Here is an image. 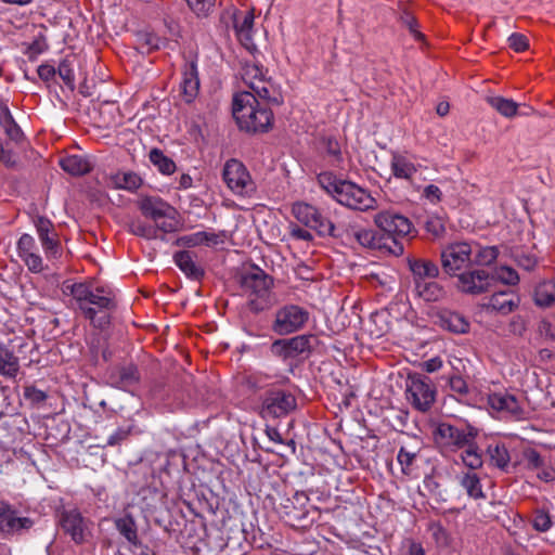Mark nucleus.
Returning a JSON list of instances; mask_svg holds the SVG:
<instances>
[{
  "mask_svg": "<svg viewBox=\"0 0 555 555\" xmlns=\"http://www.w3.org/2000/svg\"><path fill=\"white\" fill-rule=\"evenodd\" d=\"M70 294L85 319L94 327L103 330L109 325L111 313L117 308L113 289L105 286L93 288L85 283H75L70 287Z\"/></svg>",
  "mask_w": 555,
  "mask_h": 555,
  "instance_id": "1",
  "label": "nucleus"
},
{
  "mask_svg": "<svg viewBox=\"0 0 555 555\" xmlns=\"http://www.w3.org/2000/svg\"><path fill=\"white\" fill-rule=\"evenodd\" d=\"M267 101L255 96V93L240 91L233 96L232 114L241 130L266 132L273 124V113Z\"/></svg>",
  "mask_w": 555,
  "mask_h": 555,
  "instance_id": "2",
  "label": "nucleus"
},
{
  "mask_svg": "<svg viewBox=\"0 0 555 555\" xmlns=\"http://www.w3.org/2000/svg\"><path fill=\"white\" fill-rule=\"evenodd\" d=\"M240 284L247 297V308L251 312H262L273 305L271 292L273 279L259 267L255 266L245 271L241 276Z\"/></svg>",
  "mask_w": 555,
  "mask_h": 555,
  "instance_id": "3",
  "label": "nucleus"
},
{
  "mask_svg": "<svg viewBox=\"0 0 555 555\" xmlns=\"http://www.w3.org/2000/svg\"><path fill=\"white\" fill-rule=\"evenodd\" d=\"M374 222L383 232L380 236H384L385 242L388 243V247H385V249L396 256L402 255L404 246L399 240L411 232V221L393 210H384L375 215Z\"/></svg>",
  "mask_w": 555,
  "mask_h": 555,
  "instance_id": "4",
  "label": "nucleus"
},
{
  "mask_svg": "<svg viewBox=\"0 0 555 555\" xmlns=\"http://www.w3.org/2000/svg\"><path fill=\"white\" fill-rule=\"evenodd\" d=\"M241 75L247 88L245 91L255 93V96L275 106L283 103L282 95L274 89L272 82L264 78L261 65L246 62L242 66Z\"/></svg>",
  "mask_w": 555,
  "mask_h": 555,
  "instance_id": "5",
  "label": "nucleus"
},
{
  "mask_svg": "<svg viewBox=\"0 0 555 555\" xmlns=\"http://www.w3.org/2000/svg\"><path fill=\"white\" fill-rule=\"evenodd\" d=\"M405 392L409 403L420 412H427L436 400V388L425 375H409Z\"/></svg>",
  "mask_w": 555,
  "mask_h": 555,
  "instance_id": "6",
  "label": "nucleus"
},
{
  "mask_svg": "<svg viewBox=\"0 0 555 555\" xmlns=\"http://www.w3.org/2000/svg\"><path fill=\"white\" fill-rule=\"evenodd\" d=\"M308 320L307 309L298 305H285L276 310L271 330L280 336L289 335L300 331Z\"/></svg>",
  "mask_w": 555,
  "mask_h": 555,
  "instance_id": "7",
  "label": "nucleus"
},
{
  "mask_svg": "<svg viewBox=\"0 0 555 555\" xmlns=\"http://www.w3.org/2000/svg\"><path fill=\"white\" fill-rule=\"evenodd\" d=\"M473 253L474 246L468 242L463 241L448 244L441 250L442 270L451 276L459 275L461 270L472 263Z\"/></svg>",
  "mask_w": 555,
  "mask_h": 555,
  "instance_id": "8",
  "label": "nucleus"
},
{
  "mask_svg": "<svg viewBox=\"0 0 555 555\" xmlns=\"http://www.w3.org/2000/svg\"><path fill=\"white\" fill-rule=\"evenodd\" d=\"M333 237H345L369 249H385V247H388V243L385 242L384 236H380V234L374 230L364 229L356 222L337 225Z\"/></svg>",
  "mask_w": 555,
  "mask_h": 555,
  "instance_id": "9",
  "label": "nucleus"
},
{
  "mask_svg": "<svg viewBox=\"0 0 555 555\" xmlns=\"http://www.w3.org/2000/svg\"><path fill=\"white\" fill-rule=\"evenodd\" d=\"M222 178L228 188L237 195L249 196L256 189L244 164L234 158L224 164Z\"/></svg>",
  "mask_w": 555,
  "mask_h": 555,
  "instance_id": "10",
  "label": "nucleus"
},
{
  "mask_svg": "<svg viewBox=\"0 0 555 555\" xmlns=\"http://www.w3.org/2000/svg\"><path fill=\"white\" fill-rule=\"evenodd\" d=\"M293 214L299 222L315 230L319 235L333 236L334 231H336V225L310 204L298 203L294 205Z\"/></svg>",
  "mask_w": 555,
  "mask_h": 555,
  "instance_id": "11",
  "label": "nucleus"
},
{
  "mask_svg": "<svg viewBox=\"0 0 555 555\" xmlns=\"http://www.w3.org/2000/svg\"><path fill=\"white\" fill-rule=\"evenodd\" d=\"M336 201L346 207L362 211L373 209L376 204L375 198L366 190L350 181L340 183Z\"/></svg>",
  "mask_w": 555,
  "mask_h": 555,
  "instance_id": "12",
  "label": "nucleus"
},
{
  "mask_svg": "<svg viewBox=\"0 0 555 555\" xmlns=\"http://www.w3.org/2000/svg\"><path fill=\"white\" fill-rule=\"evenodd\" d=\"M434 439L439 447L454 450L462 449L473 441L475 434L448 423H440L434 430Z\"/></svg>",
  "mask_w": 555,
  "mask_h": 555,
  "instance_id": "13",
  "label": "nucleus"
},
{
  "mask_svg": "<svg viewBox=\"0 0 555 555\" xmlns=\"http://www.w3.org/2000/svg\"><path fill=\"white\" fill-rule=\"evenodd\" d=\"M296 408L295 397L282 389H270L264 393L261 403L263 416L281 417Z\"/></svg>",
  "mask_w": 555,
  "mask_h": 555,
  "instance_id": "14",
  "label": "nucleus"
},
{
  "mask_svg": "<svg viewBox=\"0 0 555 555\" xmlns=\"http://www.w3.org/2000/svg\"><path fill=\"white\" fill-rule=\"evenodd\" d=\"M488 404L494 411L504 413L514 421L527 420L529 415V412L519 403L517 398L508 392L489 395Z\"/></svg>",
  "mask_w": 555,
  "mask_h": 555,
  "instance_id": "15",
  "label": "nucleus"
},
{
  "mask_svg": "<svg viewBox=\"0 0 555 555\" xmlns=\"http://www.w3.org/2000/svg\"><path fill=\"white\" fill-rule=\"evenodd\" d=\"M18 257L23 260L27 269L33 273H41L47 269L43 263V259L39 254V248L35 238L25 233L23 234L16 244Z\"/></svg>",
  "mask_w": 555,
  "mask_h": 555,
  "instance_id": "16",
  "label": "nucleus"
},
{
  "mask_svg": "<svg viewBox=\"0 0 555 555\" xmlns=\"http://www.w3.org/2000/svg\"><path fill=\"white\" fill-rule=\"evenodd\" d=\"M456 287L460 292L468 295H480L490 287V274L480 269L468 270L460 273Z\"/></svg>",
  "mask_w": 555,
  "mask_h": 555,
  "instance_id": "17",
  "label": "nucleus"
},
{
  "mask_svg": "<svg viewBox=\"0 0 555 555\" xmlns=\"http://www.w3.org/2000/svg\"><path fill=\"white\" fill-rule=\"evenodd\" d=\"M34 224L47 258H57L61 254V246L53 223L48 218L38 216L35 218Z\"/></svg>",
  "mask_w": 555,
  "mask_h": 555,
  "instance_id": "18",
  "label": "nucleus"
},
{
  "mask_svg": "<svg viewBox=\"0 0 555 555\" xmlns=\"http://www.w3.org/2000/svg\"><path fill=\"white\" fill-rule=\"evenodd\" d=\"M60 525L75 543L81 544L87 540L89 533L87 521L78 509L62 512Z\"/></svg>",
  "mask_w": 555,
  "mask_h": 555,
  "instance_id": "19",
  "label": "nucleus"
},
{
  "mask_svg": "<svg viewBox=\"0 0 555 555\" xmlns=\"http://www.w3.org/2000/svg\"><path fill=\"white\" fill-rule=\"evenodd\" d=\"M34 521L29 517H20L17 512L9 504L0 502V531L5 534L21 533L33 527Z\"/></svg>",
  "mask_w": 555,
  "mask_h": 555,
  "instance_id": "20",
  "label": "nucleus"
},
{
  "mask_svg": "<svg viewBox=\"0 0 555 555\" xmlns=\"http://www.w3.org/2000/svg\"><path fill=\"white\" fill-rule=\"evenodd\" d=\"M519 302V297L512 291H500L482 302L481 308L488 313L507 315L518 308Z\"/></svg>",
  "mask_w": 555,
  "mask_h": 555,
  "instance_id": "21",
  "label": "nucleus"
},
{
  "mask_svg": "<svg viewBox=\"0 0 555 555\" xmlns=\"http://www.w3.org/2000/svg\"><path fill=\"white\" fill-rule=\"evenodd\" d=\"M138 207L144 217L154 222L177 214L172 206L157 196H142L138 202Z\"/></svg>",
  "mask_w": 555,
  "mask_h": 555,
  "instance_id": "22",
  "label": "nucleus"
},
{
  "mask_svg": "<svg viewBox=\"0 0 555 555\" xmlns=\"http://www.w3.org/2000/svg\"><path fill=\"white\" fill-rule=\"evenodd\" d=\"M140 373L138 367L130 363L128 365L116 366L107 373V382L111 386L128 390L138 385Z\"/></svg>",
  "mask_w": 555,
  "mask_h": 555,
  "instance_id": "23",
  "label": "nucleus"
},
{
  "mask_svg": "<svg viewBox=\"0 0 555 555\" xmlns=\"http://www.w3.org/2000/svg\"><path fill=\"white\" fill-rule=\"evenodd\" d=\"M436 324L453 334H467L470 328L468 319L460 312L442 309L436 314Z\"/></svg>",
  "mask_w": 555,
  "mask_h": 555,
  "instance_id": "24",
  "label": "nucleus"
},
{
  "mask_svg": "<svg viewBox=\"0 0 555 555\" xmlns=\"http://www.w3.org/2000/svg\"><path fill=\"white\" fill-rule=\"evenodd\" d=\"M224 234L208 232V231H199L192 234L183 235L177 238L176 245L183 247H196L201 245H205L208 247L217 246L224 242Z\"/></svg>",
  "mask_w": 555,
  "mask_h": 555,
  "instance_id": "25",
  "label": "nucleus"
},
{
  "mask_svg": "<svg viewBox=\"0 0 555 555\" xmlns=\"http://www.w3.org/2000/svg\"><path fill=\"white\" fill-rule=\"evenodd\" d=\"M181 89L186 103H191L197 96L199 91V78L195 61L185 63L182 70Z\"/></svg>",
  "mask_w": 555,
  "mask_h": 555,
  "instance_id": "26",
  "label": "nucleus"
},
{
  "mask_svg": "<svg viewBox=\"0 0 555 555\" xmlns=\"http://www.w3.org/2000/svg\"><path fill=\"white\" fill-rule=\"evenodd\" d=\"M233 27L238 39L246 46L247 49L255 48L251 43V29L254 25V12L247 11L245 13L232 14Z\"/></svg>",
  "mask_w": 555,
  "mask_h": 555,
  "instance_id": "27",
  "label": "nucleus"
},
{
  "mask_svg": "<svg viewBox=\"0 0 555 555\" xmlns=\"http://www.w3.org/2000/svg\"><path fill=\"white\" fill-rule=\"evenodd\" d=\"M408 264L413 274L414 285L420 281H426V279H436L440 272L438 266L428 259L409 258Z\"/></svg>",
  "mask_w": 555,
  "mask_h": 555,
  "instance_id": "28",
  "label": "nucleus"
},
{
  "mask_svg": "<svg viewBox=\"0 0 555 555\" xmlns=\"http://www.w3.org/2000/svg\"><path fill=\"white\" fill-rule=\"evenodd\" d=\"M177 267L190 279L199 281L204 278L205 271L197 266L193 259V255L188 250L177 251L173 256Z\"/></svg>",
  "mask_w": 555,
  "mask_h": 555,
  "instance_id": "29",
  "label": "nucleus"
},
{
  "mask_svg": "<svg viewBox=\"0 0 555 555\" xmlns=\"http://www.w3.org/2000/svg\"><path fill=\"white\" fill-rule=\"evenodd\" d=\"M115 528L132 546H140L141 541L138 535V526L132 515L126 514L122 517L116 518Z\"/></svg>",
  "mask_w": 555,
  "mask_h": 555,
  "instance_id": "30",
  "label": "nucleus"
},
{
  "mask_svg": "<svg viewBox=\"0 0 555 555\" xmlns=\"http://www.w3.org/2000/svg\"><path fill=\"white\" fill-rule=\"evenodd\" d=\"M460 486L466 491L473 500H483L486 494L482 490L481 480L476 473L466 472L459 477Z\"/></svg>",
  "mask_w": 555,
  "mask_h": 555,
  "instance_id": "31",
  "label": "nucleus"
},
{
  "mask_svg": "<svg viewBox=\"0 0 555 555\" xmlns=\"http://www.w3.org/2000/svg\"><path fill=\"white\" fill-rule=\"evenodd\" d=\"M60 166L72 176H83L91 170L88 159L81 155H69L60 159Z\"/></svg>",
  "mask_w": 555,
  "mask_h": 555,
  "instance_id": "32",
  "label": "nucleus"
},
{
  "mask_svg": "<svg viewBox=\"0 0 555 555\" xmlns=\"http://www.w3.org/2000/svg\"><path fill=\"white\" fill-rule=\"evenodd\" d=\"M416 294L426 301H438L446 295L444 288L435 281H420L415 285Z\"/></svg>",
  "mask_w": 555,
  "mask_h": 555,
  "instance_id": "33",
  "label": "nucleus"
},
{
  "mask_svg": "<svg viewBox=\"0 0 555 555\" xmlns=\"http://www.w3.org/2000/svg\"><path fill=\"white\" fill-rule=\"evenodd\" d=\"M286 339L293 358L302 353H311L314 343L318 341L317 337L312 334L298 335Z\"/></svg>",
  "mask_w": 555,
  "mask_h": 555,
  "instance_id": "34",
  "label": "nucleus"
},
{
  "mask_svg": "<svg viewBox=\"0 0 555 555\" xmlns=\"http://www.w3.org/2000/svg\"><path fill=\"white\" fill-rule=\"evenodd\" d=\"M20 371L18 358L8 348L0 345V374L14 378Z\"/></svg>",
  "mask_w": 555,
  "mask_h": 555,
  "instance_id": "35",
  "label": "nucleus"
},
{
  "mask_svg": "<svg viewBox=\"0 0 555 555\" xmlns=\"http://www.w3.org/2000/svg\"><path fill=\"white\" fill-rule=\"evenodd\" d=\"M533 299L539 307H548L555 302V280L543 281L534 289Z\"/></svg>",
  "mask_w": 555,
  "mask_h": 555,
  "instance_id": "36",
  "label": "nucleus"
},
{
  "mask_svg": "<svg viewBox=\"0 0 555 555\" xmlns=\"http://www.w3.org/2000/svg\"><path fill=\"white\" fill-rule=\"evenodd\" d=\"M392 173L399 179H411L416 172V167L413 163L409 162L404 156L393 154L390 163Z\"/></svg>",
  "mask_w": 555,
  "mask_h": 555,
  "instance_id": "37",
  "label": "nucleus"
},
{
  "mask_svg": "<svg viewBox=\"0 0 555 555\" xmlns=\"http://www.w3.org/2000/svg\"><path fill=\"white\" fill-rule=\"evenodd\" d=\"M150 162L158 169L163 175H172L176 169V163L159 149H152L149 154Z\"/></svg>",
  "mask_w": 555,
  "mask_h": 555,
  "instance_id": "38",
  "label": "nucleus"
},
{
  "mask_svg": "<svg viewBox=\"0 0 555 555\" xmlns=\"http://www.w3.org/2000/svg\"><path fill=\"white\" fill-rule=\"evenodd\" d=\"M474 258H472V263L476 266H491L499 256V249L495 246H479L478 244H474Z\"/></svg>",
  "mask_w": 555,
  "mask_h": 555,
  "instance_id": "39",
  "label": "nucleus"
},
{
  "mask_svg": "<svg viewBox=\"0 0 555 555\" xmlns=\"http://www.w3.org/2000/svg\"><path fill=\"white\" fill-rule=\"evenodd\" d=\"M487 453L490 459V464L500 469H505L511 461L508 450L504 443L489 444Z\"/></svg>",
  "mask_w": 555,
  "mask_h": 555,
  "instance_id": "40",
  "label": "nucleus"
},
{
  "mask_svg": "<svg viewBox=\"0 0 555 555\" xmlns=\"http://www.w3.org/2000/svg\"><path fill=\"white\" fill-rule=\"evenodd\" d=\"M127 230L135 235L143 237L145 240H156L157 238V228L153 224H150L140 218H133L129 220L127 223Z\"/></svg>",
  "mask_w": 555,
  "mask_h": 555,
  "instance_id": "41",
  "label": "nucleus"
},
{
  "mask_svg": "<svg viewBox=\"0 0 555 555\" xmlns=\"http://www.w3.org/2000/svg\"><path fill=\"white\" fill-rule=\"evenodd\" d=\"M487 102L504 117L512 118L517 114L518 104L511 99L496 95L489 96Z\"/></svg>",
  "mask_w": 555,
  "mask_h": 555,
  "instance_id": "42",
  "label": "nucleus"
},
{
  "mask_svg": "<svg viewBox=\"0 0 555 555\" xmlns=\"http://www.w3.org/2000/svg\"><path fill=\"white\" fill-rule=\"evenodd\" d=\"M163 40L155 34L149 31H139L137 34L135 44L141 53H151L160 48Z\"/></svg>",
  "mask_w": 555,
  "mask_h": 555,
  "instance_id": "43",
  "label": "nucleus"
},
{
  "mask_svg": "<svg viewBox=\"0 0 555 555\" xmlns=\"http://www.w3.org/2000/svg\"><path fill=\"white\" fill-rule=\"evenodd\" d=\"M465 447L466 449L461 454V459L464 465L472 470L481 468L483 461L481 457V453L478 452V447L476 446L474 440L470 441Z\"/></svg>",
  "mask_w": 555,
  "mask_h": 555,
  "instance_id": "44",
  "label": "nucleus"
},
{
  "mask_svg": "<svg viewBox=\"0 0 555 555\" xmlns=\"http://www.w3.org/2000/svg\"><path fill=\"white\" fill-rule=\"evenodd\" d=\"M113 182L117 189L134 191L142 184V179L134 172H121L113 177Z\"/></svg>",
  "mask_w": 555,
  "mask_h": 555,
  "instance_id": "45",
  "label": "nucleus"
},
{
  "mask_svg": "<svg viewBox=\"0 0 555 555\" xmlns=\"http://www.w3.org/2000/svg\"><path fill=\"white\" fill-rule=\"evenodd\" d=\"M347 180L338 179L332 172H322L318 176V182L320 186L325 190L328 194H331L335 199L336 195L340 190V183H346Z\"/></svg>",
  "mask_w": 555,
  "mask_h": 555,
  "instance_id": "46",
  "label": "nucleus"
},
{
  "mask_svg": "<svg viewBox=\"0 0 555 555\" xmlns=\"http://www.w3.org/2000/svg\"><path fill=\"white\" fill-rule=\"evenodd\" d=\"M56 73L64 83L73 91L75 89L74 60H63L59 64Z\"/></svg>",
  "mask_w": 555,
  "mask_h": 555,
  "instance_id": "47",
  "label": "nucleus"
},
{
  "mask_svg": "<svg viewBox=\"0 0 555 555\" xmlns=\"http://www.w3.org/2000/svg\"><path fill=\"white\" fill-rule=\"evenodd\" d=\"M189 8L198 16L206 17L214 10L216 0H185Z\"/></svg>",
  "mask_w": 555,
  "mask_h": 555,
  "instance_id": "48",
  "label": "nucleus"
},
{
  "mask_svg": "<svg viewBox=\"0 0 555 555\" xmlns=\"http://www.w3.org/2000/svg\"><path fill=\"white\" fill-rule=\"evenodd\" d=\"M323 145L326 155L332 158V164L338 165L343 159L339 142L335 138L328 137L323 139Z\"/></svg>",
  "mask_w": 555,
  "mask_h": 555,
  "instance_id": "49",
  "label": "nucleus"
},
{
  "mask_svg": "<svg viewBox=\"0 0 555 555\" xmlns=\"http://www.w3.org/2000/svg\"><path fill=\"white\" fill-rule=\"evenodd\" d=\"M17 154L11 147L9 141L1 145L0 149V163L8 168H15L17 166Z\"/></svg>",
  "mask_w": 555,
  "mask_h": 555,
  "instance_id": "50",
  "label": "nucleus"
},
{
  "mask_svg": "<svg viewBox=\"0 0 555 555\" xmlns=\"http://www.w3.org/2000/svg\"><path fill=\"white\" fill-rule=\"evenodd\" d=\"M1 128H3L10 143H20L23 140V131L21 130L20 126L15 122L14 118L0 125Z\"/></svg>",
  "mask_w": 555,
  "mask_h": 555,
  "instance_id": "51",
  "label": "nucleus"
},
{
  "mask_svg": "<svg viewBox=\"0 0 555 555\" xmlns=\"http://www.w3.org/2000/svg\"><path fill=\"white\" fill-rule=\"evenodd\" d=\"M133 426L129 425L126 427H118L108 438L106 444L109 447H116L126 441L131 435Z\"/></svg>",
  "mask_w": 555,
  "mask_h": 555,
  "instance_id": "52",
  "label": "nucleus"
},
{
  "mask_svg": "<svg viewBox=\"0 0 555 555\" xmlns=\"http://www.w3.org/2000/svg\"><path fill=\"white\" fill-rule=\"evenodd\" d=\"M499 281L506 285H516L519 282L518 273L511 267H501L495 271Z\"/></svg>",
  "mask_w": 555,
  "mask_h": 555,
  "instance_id": "53",
  "label": "nucleus"
},
{
  "mask_svg": "<svg viewBox=\"0 0 555 555\" xmlns=\"http://www.w3.org/2000/svg\"><path fill=\"white\" fill-rule=\"evenodd\" d=\"M47 397L48 396L43 390H40L33 385L24 387V398L31 405H38V404L44 402Z\"/></svg>",
  "mask_w": 555,
  "mask_h": 555,
  "instance_id": "54",
  "label": "nucleus"
},
{
  "mask_svg": "<svg viewBox=\"0 0 555 555\" xmlns=\"http://www.w3.org/2000/svg\"><path fill=\"white\" fill-rule=\"evenodd\" d=\"M400 22L403 26H405L409 29L410 34L413 35L415 39H423V35L422 33L418 31V23L414 15H412L408 11H403L400 16Z\"/></svg>",
  "mask_w": 555,
  "mask_h": 555,
  "instance_id": "55",
  "label": "nucleus"
},
{
  "mask_svg": "<svg viewBox=\"0 0 555 555\" xmlns=\"http://www.w3.org/2000/svg\"><path fill=\"white\" fill-rule=\"evenodd\" d=\"M532 526L540 532H545L552 527V520L545 511H537L532 519Z\"/></svg>",
  "mask_w": 555,
  "mask_h": 555,
  "instance_id": "56",
  "label": "nucleus"
},
{
  "mask_svg": "<svg viewBox=\"0 0 555 555\" xmlns=\"http://www.w3.org/2000/svg\"><path fill=\"white\" fill-rule=\"evenodd\" d=\"M270 350L272 354L280 357L284 360L293 358L286 338L274 340L270 347Z\"/></svg>",
  "mask_w": 555,
  "mask_h": 555,
  "instance_id": "57",
  "label": "nucleus"
},
{
  "mask_svg": "<svg viewBox=\"0 0 555 555\" xmlns=\"http://www.w3.org/2000/svg\"><path fill=\"white\" fill-rule=\"evenodd\" d=\"M415 457H416L415 452H410L404 447L400 448L398 455H397V460H398L399 464L401 465L402 473L408 474V472L410 470V467L414 463Z\"/></svg>",
  "mask_w": 555,
  "mask_h": 555,
  "instance_id": "58",
  "label": "nucleus"
},
{
  "mask_svg": "<svg viewBox=\"0 0 555 555\" xmlns=\"http://www.w3.org/2000/svg\"><path fill=\"white\" fill-rule=\"evenodd\" d=\"M425 229L428 233H431L433 236L439 237L444 231L443 221L439 217H430L425 221Z\"/></svg>",
  "mask_w": 555,
  "mask_h": 555,
  "instance_id": "59",
  "label": "nucleus"
},
{
  "mask_svg": "<svg viewBox=\"0 0 555 555\" xmlns=\"http://www.w3.org/2000/svg\"><path fill=\"white\" fill-rule=\"evenodd\" d=\"M515 259L517 264L527 271L533 270L538 263V258L534 255L524 251L516 254Z\"/></svg>",
  "mask_w": 555,
  "mask_h": 555,
  "instance_id": "60",
  "label": "nucleus"
},
{
  "mask_svg": "<svg viewBox=\"0 0 555 555\" xmlns=\"http://www.w3.org/2000/svg\"><path fill=\"white\" fill-rule=\"evenodd\" d=\"M538 334L544 341L555 340V327L547 320H541L539 322Z\"/></svg>",
  "mask_w": 555,
  "mask_h": 555,
  "instance_id": "61",
  "label": "nucleus"
},
{
  "mask_svg": "<svg viewBox=\"0 0 555 555\" xmlns=\"http://www.w3.org/2000/svg\"><path fill=\"white\" fill-rule=\"evenodd\" d=\"M508 44L516 52H522L528 49L529 41L525 35L514 33L508 37Z\"/></svg>",
  "mask_w": 555,
  "mask_h": 555,
  "instance_id": "62",
  "label": "nucleus"
},
{
  "mask_svg": "<svg viewBox=\"0 0 555 555\" xmlns=\"http://www.w3.org/2000/svg\"><path fill=\"white\" fill-rule=\"evenodd\" d=\"M451 390L460 396H466L469 392L466 380L459 375L451 376L449 379Z\"/></svg>",
  "mask_w": 555,
  "mask_h": 555,
  "instance_id": "63",
  "label": "nucleus"
},
{
  "mask_svg": "<svg viewBox=\"0 0 555 555\" xmlns=\"http://www.w3.org/2000/svg\"><path fill=\"white\" fill-rule=\"evenodd\" d=\"M176 215H170L169 218H162L163 220H158L153 224L157 228V233L162 231L163 233H171L177 231V220L175 218Z\"/></svg>",
  "mask_w": 555,
  "mask_h": 555,
  "instance_id": "64",
  "label": "nucleus"
}]
</instances>
